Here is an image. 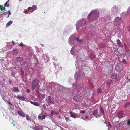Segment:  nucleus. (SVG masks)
Wrapping results in <instances>:
<instances>
[{
  "label": "nucleus",
  "mask_w": 130,
  "mask_h": 130,
  "mask_svg": "<svg viewBox=\"0 0 130 130\" xmlns=\"http://www.w3.org/2000/svg\"><path fill=\"white\" fill-rule=\"evenodd\" d=\"M99 13L96 11L94 10L91 12L88 16V19L89 22L93 21L99 17Z\"/></svg>",
  "instance_id": "obj_1"
},
{
  "label": "nucleus",
  "mask_w": 130,
  "mask_h": 130,
  "mask_svg": "<svg viewBox=\"0 0 130 130\" xmlns=\"http://www.w3.org/2000/svg\"><path fill=\"white\" fill-rule=\"evenodd\" d=\"M86 21L84 19H82L78 21L76 25V26L77 30L79 32H80L83 29V27L81 26L86 24Z\"/></svg>",
  "instance_id": "obj_2"
},
{
  "label": "nucleus",
  "mask_w": 130,
  "mask_h": 130,
  "mask_svg": "<svg viewBox=\"0 0 130 130\" xmlns=\"http://www.w3.org/2000/svg\"><path fill=\"white\" fill-rule=\"evenodd\" d=\"M39 80L37 79H35L32 81L31 88L33 90L36 89V91H38L40 87L39 85Z\"/></svg>",
  "instance_id": "obj_3"
},
{
  "label": "nucleus",
  "mask_w": 130,
  "mask_h": 130,
  "mask_svg": "<svg viewBox=\"0 0 130 130\" xmlns=\"http://www.w3.org/2000/svg\"><path fill=\"white\" fill-rule=\"evenodd\" d=\"M123 68V66L121 63H118L116 65L115 69L118 72H121Z\"/></svg>",
  "instance_id": "obj_4"
},
{
  "label": "nucleus",
  "mask_w": 130,
  "mask_h": 130,
  "mask_svg": "<svg viewBox=\"0 0 130 130\" xmlns=\"http://www.w3.org/2000/svg\"><path fill=\"white\" fill-rule=\"evenodd\" d=\"M118 52L120 55H125L126 53L125 51L122 46L118 47Z\"/></svg>",
  "instance_id": "obj_5"
},
{
  "label": "nucleus",
  "mask_w": 130,
  "mask_h": 130,
  "mask_svg": "<svg viewBox=\"0 0 130 130\" xmlns=\"http://www.w3.org/2000/svg\"><path fill=\"white\" fill-rule=\"evenodd\" d=\"M73 99L76 102H80L83 100L82 97L79 95H77L73 98Z\"/></svg>",
  "instance_id": "obj_6"
},
{
  "label": "nucleus",
  "mask_w": 130,
  "mask_h": 130,
  "mask_svg": "<svg viewBox=\"0 0 130 130\" xmlns=\"http://www.w3.org/2000/svg\"><path fill=\"white\" fill-rule=\"evenodd\" d=\"M110 77L115 81H118L119 80V77L116 74H113L111 75Z\"/></svg>",
  "instance_id": "obj_7"
},
{
  "label": "nucleus",
  "mask_w": 130,
  "mask_h": 130,
  "mask_svg": "<svg viewBox=\"0 0 130 130\" xmlns=\"http://www.w3.org/2000/svg\"><path fill=\"white\" fill-rule=\"evenodd\" d=\"M28 63L26 61H25L22 64L21 67L22 68L26 69L28 67Z\"/></svg>",
  "instance_id": "obj_8"
},
{
  "label": "nucleus",
  "mask_w": 130,
  "mask_h": 130,
  "mask_svg": "<svg viewBox=\"0 0 130 130\" xmlns=\"http://www.w3.org/2000/svg\"><path fill=\"white\" fill-rule=\"evenodd\" d=\"M19 50L17 49H13V51L11 52V53L14 55L17 54L19 52Z\"/></svg>",
  "instance_id": "obj_9"
},
{
  "label": "nucleus",
  "mask_w": 130,
  "mask_h": 130,
  "mask_svg": "<svg viewBox=\"0 0 130 130\" xmlns=\"http://www.w3.org/2000/svg\"><path fill=\"white\" fill-rule=\"evenodd\" d=\"M17 97L18 99L21 100L25 101H28V100L27 101L25 100V98H24V97L21 96H20V95H18L17 96Z\"/></svg>",
  "instance_id": "obj_10"
},
{
  "label": "nucleus",
  "mask_w": 130,
  "mask_h": 130,
  "mask_svg": "<svg viewBox=\"0 0 130 130\" xmlns=\"http://www.w3.org/2000/svg\"><path fill=\"white\" fill-rule=\"evenodd\" d=\"M23 60V58L22 57H17L16 58V60L18 62H20V61Z\"/></svg>",
  "instance_id": "obj_11"
},
{
  "label": "nucleus",
  "mask_w": 130,
  "mask_h": 130,
  "mask_svg": "<svg viewBox=\"0 0 130 130\" xmlns=\"http://www.w3.org/2000/svg\"><path fill=\"white\" fill-rule=\"evenodd\" d=\"M125 112L124 111H120L118 114V115L119 117H122L124 116V115Z\"/></svg>",
  "instance_id": "obj_12"
},
{
  "label": "nucleus",
  "mask_w": 130,
  "mask_h": 130,
  "mask_svg": "<svg viewBox=\"0 0 130 130\" xmlns=\"http://www.w3.org/2000/svg\"><path fill=\"white\" fill-rule=\"evenodd\" d=\"M38 118L39 119L42 120L45 119V116L44 115H42V116L39 115L38 117Z\"/></svg>",
  "instance_id": "obj_13"
},
{
  "label": "nucleus",
  "mask_w": 130,
  "mask_h": 130,
  "mask_svg": "<svg viewBox=\"0 0 130 130\" xmlns=\"http://www.w3.org/2000/svg\"><path fill=\"white\" fill-rule=\"evenodd\" d=\"M48 100L51 104H54V100L50 96H48Z\"/></svg>",
  "instance_id": "obj_14"
},
{
  "label": "nucleus",
  "mask_w": 130,
  "mask_h": 130,
  "mask_svg": "<svg viewBox=\"0 0 130 130\" xmlns=\"http://www.w3.org/2000/svg\"><path fill=\"white\" fill-rule=\"evenodd\" d=\"M100 112L101 115L102 114L103 115H105V113L104 109L101 106L100 107Z\"/></svg>",
  "instance_id": "obj_15"
},
{
  "label": "nucleus",
  "mask_w": 130,
  "mask_h": 130,
  "mask_svg": "<svg viewBox=\"0 0 130 130\" xmlns=\"http://www.w3.org/2000/svg\"><path fill=\"white\" fill-rule=\"evenodd\" d=\"M18 112L19 115L20 116L23 117H24L25 116V114L22 111H18Z\"/></svg>",
  "instance_id": "obj_16"
},
{
  "label": "nucleus",
  "mask_w": 130,
  "mask_h": 130,
  "mask_svg": "<svg viewBox=\"0 0 130 130\" xmlns=\"http://www.w3.org/2000/svg\"><path fill=\"white\" fill-rule=\"evenodd\" d=\"M30 102L32 104H33L35 106H38L39 105V104L38 102H34L32 101H30Z\"/></svg>",
  "instance_id": "obj_17"
},
{
  "label": "nucleus",
  "mask_w": 130,
  "mask_h": 130,
  "mask_svg": "<svg viewBox=\"0 0 130 130\" xmlns=\"http://www.w3.org/2000/svg\"><path fill=\"white\" fill-rule=\"evenodd\" d=\"M12 91H13L16 92L18 91H19V89L17 87H14L12 89Z\"/></svg>",
  "instance_id": "obj_18"
},
{
  "label": "nucleus",
  "mask_w": 130,
  "mask_h": 130,
  "mask_svg": "<svg viewBox=\"0 0 130 130\" xmlns=\"http://www.w3.org/2000/svg\"><path fill=\"white\" fill-rule=\"evenodd\" d=\"M78 116V115L77 113H75L71 115L70 116L71 117L74 118L75 119Z\"/></svg>",
  "instance_id": "obj_19"
},
{
  "label": "nucleus",
  "mask_w": 130,
  "mask_h": 130,
  "mask_svg": "<svg viewBox=\"0 0 130 130\" xmlns=\"http://www.w3.org/2000/svg\"><path fill=\"white\" fill-rule=\"evenodd\" d=\"M13 23V21H10L8 22L6 25V27H8L10 25Z\"/></svg>",
  "instance_id": "obj_20"
},
{
  "label": "nucleus",
  "mask_w": 130,
  "mask_h": 130,
  "mask_svg": "<svg viewBox=\"0 0 130 130\" xmlns=\"http://www.w3.org/2000/svg\"><path fill=\"white\" fill-rule=\"evenodd\" d=\"M130 106V102L127 103L125 105L124 107L125 108L128 107Z\"/></svg>",
  "instance_id": "obj_21"
},
{
  "label": "nucleus",
  "mask_w": 130,
  "mask_h": 130,
  "mask_svg": "<svg viewBox=\"0 0 130 130\" xmlns=\"http://www.w3.org/2000/svg\"><path fill=\"white\" fill-rule=\"evenodd\" d=\"M0 9L1 11L3 10L5 11V7L4 6H2L1 5H0Z\"/></svg>",
  "instance_id": "obj_22"
},
{
  "label": "nucleus",
  "mask_w": 130,
  "mask_h": 130,
  "mask_svg": "<svg viewBox=\"0 0 130 130\" xmlns=\"http://www.w3.org/2000/svg\"><path fill=\"white\" fill-rule=\"evenodd\" d=\"M26 118L27 120H29L30 121H31L30 120V116L28 115H26Z\"/></svg>",
  "instance_id": "obj_23"
},
{
  "label": "nucleus",
  "mask_w": 130,
  "mask_h": 130,
  "mask_svg": "<svg viewBox=\"0 0 130 130\" xmlns=\"http://www.w3.org/2000/svg\"><path fill=\"white\" fill-rule=\"evenodd\" d=\"M98 113V111L97 110H95L93 113L92 114L93 115H97Z\"/></svg>",
  "instance_id": "obj_24"
},
{
  "label": "nucleus",
  "mask_w": 130,
  "mask_h": 130,
  "mask_svg": "<svg viewBox=\"0 0 130 130\" xmlns=\"http://www.w3.org/2000/svg\"><path fill=\"white\" fill-rule=\"evenodd\" d=\"M117 44L118 45L120 46H121V45L122 44L120 41L119 40L117 39Z\"/></svg>",
  "instance_id": "obj_25"
},
{
  "label": "nucleus",
  "mask_w": 130,
  "mask_h": 130,
  "mask_svg": "<svg viewBox=\"0 0 130 130\" xmlns=\"http://www.w3.org/2000/svg\"><path fill=\"white\" fill-rule=\"evenodd\" d=\"M43 107L44 109L45 110L47 109V107L48 106L46 104H44L43 105Z\"/></svg>",
  "instance_id": "obj_26"
},
{
  "label": "nucleus",
  "mask_w": 130,
  "mask_h": 130,
  "mask_svg": "<svg viewBox=\"0 0 130 130\" xmlns=\"http://www.w3.org/2000/svg\"><path fill=\"white\" fill-rule=\"evenodd\" d=\"M120 18H119L118 17H117L115 18V20L116 21H118L120 20Z\"/></svg>",
  "instance_id": "obj_27"
},
{
  "label": "nucleus",
  "mask_w": 130,
  "mask_h": 130,
  "mask_svg": "<svg viewBox=\"0 0 130 130\" xmlns=\"http://www.w3.org/2000/svg\"><path fill=\"white\" fill-rule=\"evenodd\" d=\"M9 1V0H8V1L5 3V4L4 6H6L7 7H9V5L8 3L7 4V3Z\"/></svg>",
  "instance_id": "obj_28"
},
{
  "label": "nucleus",
  "mask_w": 130,
  "mask_h": 130,
  "mask_svg": "<svg viewBox=\"0 0 130 130\" xmlns=\"http://www.w3.org/2000/svg\"><path fill=\"white\" fill-rule=\"evenodd\" d=\"M111 81H108L106 83L107 84V86L109 87L110 86V83L111 82Z\"/></svg>",
  "instance_id": "obj_29"
},
{
  "label": "nucleus",
  "mask_w": 130,
  "mask_h": 130,
  "mask_svg": "<svg viewBox=\"0 0 130 130\" xmlns=\"http://www.w3.org/2000/svg\"><path fill=\"white\" fill-rule=\"evenodd\" d=\"M74 48L73 47L71 49L70 51V52L72 54V55H74V53L73 52L74 51Z\"/></svg>",
  "instance_id": "obj_30"
},
{
  "label": "nucleus",
  "mask_w": 130,
  "mask_h": 130,
  "mask_svg": "<svg viewBox=\"0 0 130 130\" xmlns=\"http://www.w3.org/2000/svg\"><path fill=\"white\" fill-rule=\"evenodd\" d=\"M34 129L35 130H40V128L37 126H36L34 127Z\"/></svg>",
  "instance_id": "obj_31"
},
{
  "label": "nucleus",
  "mask_w": 130,
  "mask_h": 130,
  "mask_svg": "<svg viewBox=\"0 0 130 130\" xmlns=\"http://www.w3.org/2000/svg\"><path fill=\"white\" fill-rule=\"evenodd\" d=\"M97 92L98 93H101L102 92V90L100 88H99Z\"/></svg>",
  "instance_id": "obj_32"
},
{
  "label": "nucleus",
  "mask_w": 130,
  "mask_h": 130,
  "mask_svg": "<svg viewBox=\"0 0 130 130\" xmlns=\"http://www.w3.org/2000/svg\"><path fill=\"white\" fill-rule=\"evenodd\" d=\"M2 99H3V100L4 101L6 102H8V101L6 100V99L5 98V97H3L2 98Z\"/></svg>",
  "instance_id": "obj_33"
},
{
  "label": "nucleus",
  "mask_w": 130,
  "mask_h": 130,
  "mask_svg": "<svg viewBox=\"0 0 130 130\" xmlns=\"http://www.w3.org/2000/svg\"><path fill=\"white\" fill-rule=\"evenodd\" d=\"M19 45L21 47H23L24 45L22 43H21L19 44Z\"/></svg>",
  "instance_id": "obj_34"
},
{
  "label": "nucleus",
  "mask_w": 130,
  "mask_h": 130,
  "mask_svg": "<svg viewBox=\"0 0 130 130\" xmlns=\"http://www.w3.org/2000/svg\"><path fill=\"white\" fill-rule=\"evenodd\" d=\"M8 82H9L10 85H11L12 84V81L11 80V79H9L8 80Z\"/></svg>",
  "instance_id": "obj_35"
},
{
  "label": "nucleus",
  "mask_w": 130,
  "mask_h": 130,
  "mask_svg": "<svg viewBox=\"0 0 130 130\" xmlns=\"http://www.w3.org/2000/svg\"><path fill=\"white\" fill-rule=\"evenodd\" d=\"M85 111L84 110H82L80 112V113H82L83 114H84L85 113Z\"/></svg>",
  "instance_id": "obj_36"
},
{
  "label": "nucleus",
  "mask_w": 130,
  "mask_h": 130,
  "mask_svg": "<svg viewBox=\"0 0 130 130\" xmlns=\"http://www.w3.org/2000/svg\"><path fill=\"white\" fill-rule=\"evenodd\" d=\"M127 124L129 125H130V120H128V121L127 123Z\"/></svg>",
  "instance_id": "obj_37"
},
{
  "label": "nucleus",
  "mask_w": 130,
  "mask_h": 130,
  "mask_svg": "<svg viewBox=\"0 0 130 130\" xmlns=\"http://www.w3.org/2000/svg\"><path fill=\"white\" fill-rule=\"evenodd\" d=\"M95 55H93V54H91V55H90V57L91 58H95Z\"/></svg>",
  "instance_id": "obj_38"
},
{
  "label": "nucleus",
  "mask_w": 130,
  "mask_h": 130,
  "mask_svg": "<svg viewBox=\"0 0 130 130\" xmlns=\"http://www.w3.org/2000/svg\"><path fill=\"white\" fill-rule=\"evenodd\" d=\"M54 113L53 111H51V114H50L51 116H53V115H54Z\"/></svg>",
  "instance_id": "obj_39"
},
{
  "label": "nucleus",
  "mask_w": 130,
  "mask_h": 130,
  "mask_svg": "<svg viewBox=\"0 0 130 130\" xmlns=\"http://www.w3.org/2000/svg\"><path fill=\"white\" fill-rule=\"evenodd\" d=\"M114 51L115 52H116V53L117 52H118V48H114Z\"/></svg>",
  "instance_id": "obj_40"
},
{
  "label": "nucleus",
  "mask_w": 130,
  "mask_h": 130,
  "mask_svg": "<svg viewBox=\"0 0 130 130\" xmlns=\"http://www.w3.org/2000/svg\"><path fill=\"white\" fill-rule=\"evenodd\" d=\"M127 78L129 81H130V75H129L127 76Z\"/></svg>",
  "instance_id": "obj_41"
},
{
  "label": "nucleus",
  "mask_w": 130,
  "mask_h": 130,
  "mask_svg": "<svg viewBox=\"0 0 130 130\" xmlns=\"http://www.w3.org/2000/svg\"><path fill=\"white\" fill-rule=\"evenodd\" d=\"M108 125L110 126V128H111L112 127V125L109 122H108Z\"/></svg>",
  "instance_id": "obj_42"
},
{
  "label": "nucleus",
  "mask_w": 130,
  "mask_h": 130,
  "mask_svg": "<svg viewBox=\"0 0 130 130\" xmlns=\"http://www.w3.org/2000/svg\"><path fill=\"white\" fill-rule=\"evenodd\" d=\"M26 92H27L28 93H29L30 92V90H29V89H27V91H26Z\"/></svg>",
  "instance_id": "obj_43"
},
{
  "label": "nucleus",
  "mask_w": 130,
  "mask_h": 130,
  "mask_svg": "<svg viewBox=\"0 0 130 130\" xmlns=\"http://www.w3.org/2000/svg\"><path fill=\"white\" fill-rule=\"evenodd\" d=\"M90 86L92 88H93V86L92 84H90Z\"/></svg>",
  "instance_id": "obj_44"
},
{
  "label": "nucleus",
  "mask_w": 130,
  "mask_h": 130,
  "mask_svg": "<svg viewBox=\"0 0 130 130\" xmlns=\"http://www.w3.org/2000/svg\"><path fill=\"white\" fill-rule=\"evenodd\" d=\"M123 62L125 64H127V62L126 61H125V60H124L123 61Z\"/></svg>",
  "instance_id": "obj_45"
},
{
  "label": "nucleus",
  "mask_w": 130,
  "mask_h": 130,
  "mask_svg": "<svg viewBox=\"0 0 130 130\" xmlns=\"http://www.w3.org/2000/svg\"><path fill=\"white\" fill-rule=\"evenodd\" d=\"M8 101L7 102H8L10 105H12V104L10 102V101L9 100H8Z\"/></svg>",
  "instance_id": "obj_46"
},
{
  "label": "nucleus",
  "mask_w": 130,
  "mask_h": 130,
  "mask_svg": "<svg viewBox=\"0 0 130 130\" xmlns=\"http://www.w3.org/2000/svg\"><path fill=\"white\" fill-rule=\"evenodd\" d=\"M54 113L56 115H57L58 114V113H57L55 111L54 112Z\"/></svg>",
  "instance_id": "obj_47"
},
{
  "label": "nucleus",
  "mask_w": 130,
  "mask_h": 130,
  "mask_svg": "<svg viewBox=\"0 0 130 130\" xmlns=\"http://www.w3.org/2000/svg\"><path fill=\"white\" fill-rule=\"evenodd\" d=\"M75 39H77L78 41H79L80 42L82 41H81V40L80 41L79 40V39H78V38H75Z\"/></svg>",
  "instance_id": "obj_48"
},
{
  "label": "nucleus",
  "mask_w": 130,
  "mask_h": 130,
  "mask_svg": "<svg viewBox=\"0 0 130 130\" xmlns=\"http://www.w3.org/2000/svg\"><path fill=\"white\" fill-rule=\"evenodd\" d=\"M69 119L68 118H66L65 119L66 121H68L69 120Z\"/></svg>",
  "instance_id": "obj_49"
},
{
  "label": "nucleus",
  "mask_w": 130,
  "mask_h": 130,
  "mask_svg": "<svg viewBox=\"0 0 130 130\" xmlns=\"http://www.w3.org/2000/svg\"><path fill=\"white\" fill-rule=\"evenodd\" d=\"M69 113L71 114V115L73 114V113H72V112L71 111L69 112Z\"/></svg>",
  "instance_id": "obj_50"
},
{
  "label": "nucleus",
  "mask_w": 130,
  "mask_h": 130,
  "mask_svg": "<svg viewBox=\"0 0 130 130\" xmlns=\"http://www.w3.org/2000/svg\"><path fill=\"white\" fill-rule=\"evenodd\" d=\"M8 13L9 14V15L11 14V13L10 12V10L8 11Z\"/></svg>",
  "instance_id": "obj_51"
},
{
  "label": "nucleus",
  "mask_w": 130,
  "mask_h": 130,
  "mask_svg": "<svg viewBox=\"0 0 130 130\" xmlns=\"http://www.w3.org/2000/svg\"><path fill=\"white\" fill-rule=\"evenodd\" d=\"M24 12L25 13H26V14H27V10H24Z\"/></svg>",
  "instance_id": "obj_52"
},
{
  "label": "nucleus",
  "mask_w": 130,
  "mask_h": 130,
  "mask_svg": "<svg viewBox=\"0 0 130 130\" xmlns=\"http://www.w3.org/2000/svg\"><path fill=\"white\" fill-rule=\"evenodd\" d=\"M58 112H59L61 113L62 112V110L60 109H59L58 111Z\"/></svg>",
  "instance_id": "obj_53"
},
{
  "label": "nucleus",
  "mask_w": 130,
  "mask_h": 130,
  "mask_svg": "<svg viewBox=\"0 0 130 130\" xmlns=\"http://www.w3.org/2000/svg\"><path fill=\"white\" fill-rule=\"evenodd\" d=\"M32 7H29L28 8V10H30V9H32Z\"/></svg>",
  "instance_id": "obj_54"
},
{
  "label": "nucleus",
  "mask_w": 130,
  "mask_h": 130,
  "mask_svg": "<svg viewBox=\"0 0 130 130\" xmlns=\"http://www.w3.org/2000/svg\"><path fill=\"white\" fill-rule=\"evenodd\" d=\"M85 117L86 119H88L89 117L88 116H85Z\"/></svg>",
  "instance_id": "obj_55"
},
{
  "label": "nucleus",
  "mask_w": 130,
  "mask_h": 130,
  "mask_svg": "<svg viewBox=\"0 0 130 130\" xmlns=\"http://www.w3.org/2000/svg\"><path fill=\"white\" fill-rule=\"evenodd\" d=\"M12 43H13V45H14L15 44V43L13 41H12Z\"/></svg>",
  "instance_id": "obj_56"
},
{
  "label": "nucleus",
  "mask_w": 130,
  "mask_h": 130,
  "mask_svg": "<svg viewBox=\"0 0 130 130\" xmlns=\"http://www.w3.org/2000/svg\"><path fill=\"white\" fill-rule=\"evenodd\" d=\"M117 123L118 124V125H119V123L118 122H117Z\"/></svg>",
  "instance_id": "obj_57"
},
{
  "label": "nucleus",
  "mask_w": 130,
  "mask_h": 130,
  "mask_svg": "<svg viewBox=\"0 0 130 130\" xmlns=\"http://www.w3.org/2000/svg\"><path fill=\"white\" fill-rule=\"evenodd\" d=\"M55 100L57 102H59V101L58 100H56H56Z\"/></svg>",
  "instance_id": "obj_58"
},
{
  "label": "nucleus",
  "mask_w": 130,
  "mask_h": 130,
  "mask_svg": "<svg viewBox=\"0 0 130 130\" xmlns=\"http://www.w3.org/2000/svg\"><path fill=\"white\" fill-rule=\"evenodd\" d=\"M129 56H130V50H129Z\"/></svg>",
  "instance_id": "obj_59"
},
{
  "label": "nucleus",
  "mask_w": 130,
  "mask_h": 130,
  "mask_svg": "<svg viewBox=\"0 0 130 130\" xmlns=\"http://www.w3.org/2000/svg\"><path fill=\"white\" fill-rule=\"evenodd\" d=\"M128 11H130V8L128 9Z\"/></svg>",
  "instance_id": "obj_60"
},
{
  "label": "nucleus",
  "mask_w": 130,
  "mask_h": 130,
  "mask_svg": "<svg viewBox=\"0 0 130 130\" xmlns=\"http://www.w3.org/2000/svg\"><path fill=\"white\" fill-rule=\"evenodd\" d=\"M128 30L130 32V26L128 28Z\"/></svg>",
  "instance_id": "obj_61"
},
{
  "label": "nucleus",
  "mask_w": 130,
  "mask_h": 130,
  "mask_svg": "<svg viewBox=\"0 0 130 130\" xmlns=\"http://www.w3.org/2000/svg\"><path fill=\"white\" fill-rule=\"evenodd\" d=\"M9 15H9L8 14V15L7 17L6 18H8L9 17Z\"/></svg>",
  "instance_id": "obj_62"
},
{
  "label": "nucleus",
  "mask_w": 130,
  "mask_h": 130,
  "mask_svg": "<svg viewBox=\"0 0 130 130\" xmlns=\"http://www.w3.org/2000/svg\"><path fill=\"white\" fill-rule=\"evenodd\" d=\"M104 123L105 124H106V121H105L104 122Z\"/></svg>",
  "instance_id": "obj_63"
},
{
  "label": "nucleus",
  "mask_w": 130,
  "mask_h": 130,
  "mask_svg": "<svg viewBox=\"0 0 130 130\" xmlns=\"http://www.w3.org/2000/svg\"><path fill=\"white\" fill-rule=\"evenodd\" d=\"M13 125L14 126L15 125V124H13Z\"/></svg>",
  "instance_id": "obj_64"
}]
</instances>
